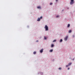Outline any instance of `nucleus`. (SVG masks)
<instances>
[{"label":"nucleus","mask_w":75,"mask_h":75,"mask_svg":"<svg viewBox=\"0 0 75 75\" xmlns=\"http://www.w3.org/2000/svg\"><path fill=\"white\" fill-rule=\"evenodd\" d=\"M74 0H71V2L70 3V4H74Z\"/></svg>","instance_id":"f257e3e1"},{"label":"nucleus","mask_w":75,"mask_h":75,"mask_svg":"<svg viewBox=\"0 0 75 75\" xmlns=\"http://www.w3.org/2000/svg\"><path fill=\"white\" fill-rule=\"evenodd\" d=\"M68 36H66L64 38V40L67 41V39H68Z\"/></svg>","instance_id":"7ed1b4c3"},{"label":"nucleus","mask_w":75,"mask_h":75,"mask_svg":"<svg viewBox=\"0 0 75 75\" xmlns=\"http://www.w3.org/2000/svg\"><path fill=\"white\" fill-rule=\"evenodd\" d=\"M45 31H48V28L47 25H45Z\"/></svg>","instance_id":"f03ea898"},{"label":"nucleus","mask_w":75,"mask_h":75,"mask_svg":"<svg viewBox=\"0 0 75 75\" xmlns=\"http://www.w3.org/2000/svg\"><path fill=\"white\" fill-rule=\"evenodd\" d=\"M59 17V16L57 15V16H56V18H58V17Z\"/></svg>","instance_id":"dca6fc26"},{"label":"nucleus","mask_w":75,"mask_h":75,"mask_svg":"<svg viewBox=\"0 0 75 75\" xmlns=\"http://www.w3.org/2000/svg\"><path fill=\"white\" fill-rule=\"evenodd\" d=\"M71 32H72V30H70L69 31V33H71Z\"/></svg>","instance_id":"1a4fd4ad"},{"label":"nucleus","mask_w":75,"mask_h":75,"mask_svg":"<svg viewBox=\"0 0 75 75\" xmlns=\"http://www.w3.org/2000/svg\"><path fill=\"white\" fill-rule=\"evenodd\" d=\"M73 60L74 61V59Z\"/></svg>","instance_id":"393cba45"},{"label":"nucleus","mask_w":75,"mask_h":75,"mask_svg":"<svg viewBox=\"0 0 75 75\" xmlns=\"http://www.w3.org/2000/svg\"><path fill=\"white\" fill-rule=\"evenodd\" d=\"M56 1H58V0H56Z\"/></svg>","instance_id":"b1692460"},{"label":"nucleus","mask_w":75,"mask_h":75,"mask_svg":"<svg viewBox=\"0 0 75 75\" xmlns=\"http://www.w3.org/2000/svg\"><path fill=\"white\" fill-rule=\"evenodd\" d=\"M69 69H70V68H68V70H69Z\"/></svg>","instance_id":"412c9836"},{"label":"nucleus","mask_w":75,"mask_h":75,"mask_svg":"<svg viewBox=\"0 0 75 75\" xmlns=\"http://www.w3.org/2000/svg\"><path fill=\"white\" fill-rule=\"evenodd\" d=\"M52 51H53V49L49 51V52H52Z\"/></svg>","instance_id":"423d86ee"},{"label":"nucleus","mask_w":75,"mask_h":75,"mask_svg":"<svg viewBox=\"0 0 75 75\" xmlns=\"http://www.w3.org/2000/svg\"><path fill=\"white\" fill-rule=\"evenodd\" d=\"M37 21H40V18H38V19L37 20Z\"/></svg>","instance_id":"39448f33"},{"label":"nucleus","mask_w":75,"mask_h":75,"mask_svg":"<svg viewBox=\"0 0 75 75\" xmlns=\"http://www.w3.org/2000/svg\"><path fill=\"white\" fill-rule=\"evenodd\" d=\"M44 40H47V38L46 37H44Z\"/></svg>","instance_id":"4468645a"},{"label":"nucleus","mask_w":75,"mask_h":75,"mask_svg":"<svg viewBox=\"0 0 75 75\" xmlns=\"http://www.w3.org/2000/svg\"><path fill=\"white\" fill-rule=\"evenodd\" d=\"M59 70H61V67L59 68Z\"/></svg>","instance_id":"f3484780"},{"label":"nucleus","mask_w":75,"mask_h":75,"mask_svg":"<svg viewBox=\"0 0 75 75\" xmlns=\"http://www.w3.org/2000/svg\"><path fill=\"white\" fill-rule=\"evenodd\" d=\"M36 41V42H38V40H37Z\"/></svg>","instance_id":"aec40b11"},{"label":"nucleus","mask_w":75,"mask_h":75,"mask_svg":"<svg viewBox=\"0 0 75 75\" xmlns=\"http://www.w3.org/2000/svg\"><path fill=\"white\" fill-rule=\"evenodd\" d=\"M52 3H50V5H52Z\"/></svg>","instance_id":"6ab92c4d"},{"label":"nucleus","mask_w":75,"mask_h":75,"mask_svg":"<svg viewBox=\"0 0 75 75\" xmlns=\"http://www.w3.org/2000/svg\"><path fill=\"white\" fill-rule=\"evenodd\" d=\"M42 16L40 17V18H42Z\"/></svg>","instance_id":"4be33fe9"},{"label":"nucleus","mask_w":75,"mask_h":75,"mask_svg":"<svg viewBox=\"0 0 75 75\" xmlns=\"http://www.w3.org/2000/svg\"><path fill=\"white\" fill-rule=\"evenodd\" d=\"M43 52V49H42L40 51V53H42Z\"/></svg>","instance_id":"20e7f679"},{"label":"nucleus","mask_w":75,"mask_h":75,"mask_svg":"<svg viewBox=\"0 0 75 75\" xmlns=\"http://www.w3.org/2000/svg\"><path fill=\"white\" fill-rule=\"evenodd\" d=\"M75 37V36H74V35H73V37Z\"/></svg>","instance_id":"5701e85b"},{"label":"nucleus","mask_w":75,"mask_h":75,"mask_svg":"<svg viewBox=\"0 0 75 75\" xmlns=\"http://www.w3.org/2000/svg\"><path fill=\"white\" fill-rule=\"evenodd\" d=\"M59 42H62V39H60Z\"/></svg>","instance_id":"9d476101"},{"label":"nucleus","mask_w":75,"mask_h":75,"mask_svg":"<svg viewBox=\"0 0 75 75\" xmlns=\"http://www.w3.org/2000/svg\"><path fill=\"white\" fill-rule=\"evenodd\" d=\"M36 54V52H33V54Z\"/></svg>","instance_id":"f8f14e48"},{"label":"nucleus","mask_w":75,"mask_h":75,"mask_svg":"<svg viewBox=\"0 0 75 75\" xmlns=\"http://www.w3.org/2000/svg\"><path fill=\"white\" fill-rule=\"evenodd\" d=\"M71 64H72V63H70L68 64V65H69V66L70 65H71Z\"/></svg>","instance_id":"9b49d317"},{"label":"nucleus","mask_w":75,"mask_h":75,"mask_svg":"<svg viewBox=\"0 0 75 75\" xmlns=\"http://www.w3.org/2000/svg\"><path fill=\"white\" fill-rule=\"evenodd\" d=\"M53 42H56V40H54L53 41Z\"/></svg>","instance_id":"ddd939ff"},{"label":"nucleus","mask_w":75,"mask_h":75,"mask_svg":"<svg viewBox=\"0 0 75 75\" xmlns=\"http://www.w3.org/2000/svg\"><path fill=\"white\" fill-rule=\"evenodd\" d=\"M70 27V24H68L67 25V27Z\"/></svg>","instance_id":"6e6552de"},{"label":"nucleus","mask_w":75,"mask_h":75,"mask_svg":"<svg viewBox=\"0 0 75 75\" xmlns=\"http://www.w3.org/2000/svg\"><path fill=\"white\" fill-rule=\"evenodd\" d=\"M69 67V65H67L66 66V67Z\"/></svg>","instance_id":"a211bd4d"},{"label":"nucleus","mask_w":75,"mask_h":75,"mask_svg":"<svg viewBox=\"0 0 75 75\" xmlns=\"http://www.w3.org/2000/svg\"><path fill=\"white\" fill-rule=\"evenodd\" d=\"M37 8H38V9H41V7L39 6L37 7Z\"/></svg>","instance_id":"0eeeda50"},{"label":"nucleus","mask_w":75,"mask_h":75,"mask_svg":"<svg viewBox=\"0 0 75 75\" xmlns=\"http://www.w3.org/2000/svg\"><path fill=\"white\" fill-rule=\"evenodd\" d=\"M51 47H54V44H52Z\"/></svg>","instance_id":"2eb2a0df"}]
</instances>
